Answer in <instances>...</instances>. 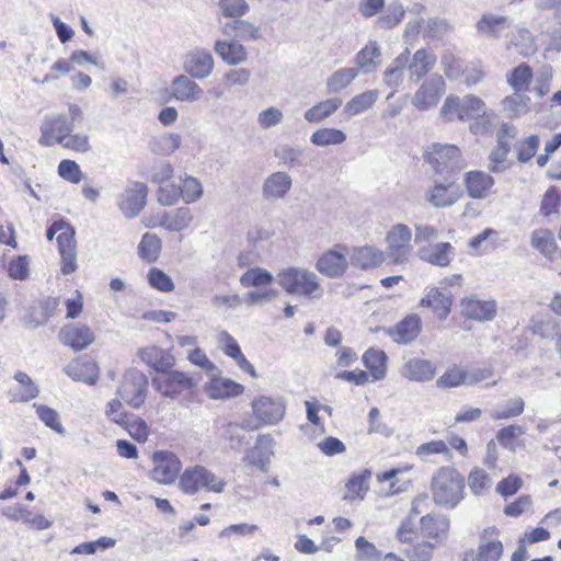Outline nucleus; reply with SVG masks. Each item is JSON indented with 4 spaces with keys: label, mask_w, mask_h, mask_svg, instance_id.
I'll use <instances>...</instances> for the list:
<instances>
[{
    "label": "nucleus",
    "mask_w": 561,
    "mask_h": 561,
    "mask_svg": "<svg viewBox=\"0 0 561 561\" xmlns=\"http://www.w3.org/2000/svg\"><path fill=\"white\" fill-rule=\"evenodd\" d=\"M148 282L151 287L163 291L170 293L174 289V283L172 278L167 275L163 271L152 267L148 272Z\"/></svg>",
    "instance_id": "nucleus-60"
},
{
    "label": "nucleus",
    "mask_w": 561,
    "mask_h": 561,
    "mask_svg": "<svg viewBox=\"0 0 561 561\" xmlns=\"http://www.w3.org/2000/svg\"><path fill=\"white\" fill-rule=\"evenodd\" d=\"M226 482L217 478L207 468L196 465L188 467L180 477L179 488L186 494H195L201 489L220 493L224 491Z\"/></svg>",
    "instance_id": "nucleus-3"
},
{
    "label": "nucleus",
    "mask_w": 561,
    "mask_h": 561,
    "mask_svg": "<svg viewBox=\"0 0 561 561\" xmlns=\"http://www.w3.org/2000/svg\"><path fill=\"white\" fill-rule=\"evenodd\" d=\"M530 244L549 260H554L558 244L552 231L548 229H536L531 232Z\"/></svg>",
    "instance_id": "nucleus-30"
},
{
    "label": "nucleus",
    "mask_w": 561,
    "mask_h": 561,
    "mask_svg": "<svg viewBox=\"0 0 561 561\" xmlns=\"http://www.w3.org/2000/svg\"><path fill=\"white\" fill-rule=\"evenodd\" d=\"M222 32L228 36L243 41H255L261 37L260 28L249 21L233 19L222 25Z\"/></svg>",
    "instance_id": "nucleus-28"
},
{
    "label": "nucleus",
    "mask_w": 561,
    "mask_h": 561,
    "mask_svg": "<svg viewBox=\"0 0 561 561\" xmlns=\"http://www.w3.org/2000/svg\"><path fill=\"white\" fill-rule=\"evenodd\" d=\"M66 374L76 381L94 385L99 379V368L91 360L72 362L65 368Z\"/></svg>",
    "instance_id": "nucleus-27"
},
{
    "label": "nucleus",
    "mask_w": 561,
    "mask_h": 561,
    "mask_svg": "<svg viewBox=\"0 0 561 561\" xmlns=\"http://www.w3.org/2000/svg\"><path fill=\"white\" fill-rule=\"evenodd\" d=\"M415 455L423 461H428L431 456L443 455L446 461L453 457V453L444 440H431L416 447Z\"/></svg>",
    "instance_id": "nucleus-42"
},
{
    "label": "nucleus",
    "mask_w": 561,
    "mask_h": 561,
    "mask_svg": "<svg viewBox=\"0 0 561 561\" xmlns=\"http://www.w3.org/2000/svg\"><path fill=\"white\" fill-rule=\"evenodd\" d=\"M524 434V430L519 425H508L501 428L496 433L497 442L504 447L512 451L515 450L514 440L518 436Z\"/></svg>",
    "instance_id": "nucleus-63"
},
{
    "label": "nucleus",
    "mask_w": 561,
    "mask_h": 561,
    "mask_svg": "<svg viewBox=\"0 0 561 561\" xmlns=\"http://www.w3.org/2000/svg\"><path fill=\"white\" fill-rule=\"evenodd\" d=\"M122 426L139 443H145L148 439L149 426L142 419L130 415Z\"/></svg>",
    "instance_id": "nucleus-58"
},
{
    "label": "nucleus",
    "mask_w": 561,
    "mask_h": 561,
    "mask_svg": "<svg viewBox=\"0 0 561 561\" xmlns=\"http://www.w3.org/2000/svg\"><path fill=\"white\" fill-rule=\"evenodd\" d=\"M381 51L377 42H369L364 48H362L355 58L356 65L369 71V67H376L380 64Z\"/></svg>",
    "instance_id": "nucleus-44"
},
{
    "label": "nucleus",
    "mask_w": 561,
    "mask_h": 561,
    "mask_svg": "<svg viewBox=\"0 0 561 561\" xmlns=\"http://www.w3.org/2000/svg\"><path fill=\"white\" fill-rule=\"evenodd\" d=\"M240 285L242 287H261L271 285L274 276L271 272L262 267H251L240 276Z\"/></svg>",
    "instance_id": "nucleus-40"
},
{
    "label": "nucleus",
    "mask_w": 561,
    "mask_h": 561,
    "mask_svg": "<svg viewBox=\"0 0 561 561\" xmlns=\"http://www.w3.org/2000/svg\"><path fill=\"white\" fill-rule=\"evenodd\" d=\"M293 186V180L286 172L277 171L268 175L262 185V195L265 199H280L286 196Z\"/></svg>",
    "instance_id": "nucleus-22"
},
{
    "label": "nucleus",
    "mask_w": 561,
    "mask_h": 561,
    "mask_svg": "<svg viewBox=\"0 0 561 561\" xmlns=\"http://www.w3.org/2000/svg\"><path fill=\"white\" fill-rule=\"evenodd\" d=\"M198 381L199 377L190 376L180 370H169L153 380L156 389L168 398H175L181 391L194 388Z\"/></svg>",
    "instance_id": "nucleus-10"
},
{
    "label": "nucleus",
    "mask_w": 561,
    "mask_h": 561,
    "mask_svg": "<svg viewBox=\"0 0 561 561\" xmlns=\"http://www.w3.org/2000/svg\"><path fill=\"white\" fill-rule=\"evenodd\" d=\"M494 179L482 171H469L465 176L468 195L474 199H483L490 195Z\"/></svg>",
    "instance_id": "nucleus-23"
},
{
    "label": "nucleus",
    "mask_w": 561,
    "mask_h": 561,
    "mask_svg": "<svg viewBox=\"0 0 561 561\" xmlns=\"http://www.w3.org/2000/svg\"><path fill=\"white\" fill-rule=\"evenodd\" d=\"M58 145L78 152H87L90 149L89 137L82 134L70 133L66 137H58Z\"/></svg>",
    "instance_id": "nucleus-62"
},
{
    "label": "nucleus",
    "mask_w": 561,
    "mask_h": 561,
    "mask_svg": "<svg viewBox=\"0 0 561 561\" xmlns=\"http://www.w3.org/2000/svg\"><path fill=\"white\" fill-rule=\"evenodd\" d=\"M404 9L401 3L392 2L386 12L376 21L379 28L389 30L397 26L404 16Z\"/></svg>",
    "instance_id": "nucleus-48"
},
{
    "label": "nucleus",
    "mask_w": 561,
    "mask_h": 561,
    "mask_svg": "<svg viewBox=\"0 0 561 561\" xmlns=\"http://www.w3.org/2000/svg\"><path fill=\"white\" fill-rule=\"evenodd\" d=\"M436 62L437 56L432 50L426 48L417 49L412 58L409 57L407 68L410 79L414 82H419L435 67Z\"/></svg>",
    "instance_id": "nucleus-18"
},
{
    "label": "nucleus",
    "mask_w": 561,
    "mask_h": 561,
    "mask_svg": "<svg viewBox=\"0 0 561 561\" xmlns=\"http://www.w3.org/2000/svg\"><path fill=\"white\" fill-rule=\"evenodd\" d=\"M530 99L515 91L514 94L506 96L503 101V108L508 117H515L528 110Z\"/></svg>",
    "instance_id": "nucleus-53"
},
{
    "label": "nucleus",
    "mask_w": 561,
    "mask_h": 561,
    "mask_svg": "<svg viewBox=\"0 0 561 561\" xmlns=\"http://www.w3.org/2000/svg\"><path fill=\"white\" fill-rule=\"evenodd\" d=\"M148 187L145 183L134 181L117 197V206L128 218L137 217L147 203Z\"/></svg>",
    "instance_id": "nucleus-8"
},
{
    "label": "nucleus",
    "mask_w": 561,
    "mask_h": 561,
    "mask_svg": "<svg viewBox=\"0 0 561 561\" xmlns=\"http://www.w3.org/2000/svg\"><path fill=\"white\" fill-rule=\"evenodd\" d=\"M59 337L65 345L75 351H81L94 341V333L85 324L72 323L61 329Z\"/></svg>",
    "instance_id": "nucleus-14"
},
{
    "label": "nucleus",
    "mask_w": 561,
    "mask_h": 561,
    "mask_svg": "<svg viewBox=\"0 0 561 561\" xmlns=\"http://www.w3.org/2000/svg\"><path fill=\"white\" fill-rule=\"evenodd\" d=\"M511 26L512 20L506 15L483 13L476 23V31L488 39H499L502 33Z\"/></svg>",
    "instance_id": "nucleus-15"
},
{
    "label": "nucleus",
    "mask_w": 561,
    "mask_h": 561,
    "mask_svg": "<svg viewBox=\"0 0 561 561\" xmlns=\"http://www.w3.org/2000/svg\"><path fill=\"white\" fill-rule=\"evenodd\" d=\"M218 5L222 14L232 20L243 16L250 10L245 0H219Z\"/></svg>",
    "instance_id": "nucleus-61"
},
{
    "label": "nucleus",
    "mask_w": 561,
    "mask_h": 561,
    "mask_svg": "<svg viewBox=\"0 0 561 561\" xmlns=\"http://www.w3.org/2000/svg\"><path fill=\"white\" fill-rule=\"evenodd\" d=\"M431 492L436 505L455 508L463 499L465 478L453 467H440L432 477Z\"/></svg>",
    "instance_id": "nucleus-1"
},
{
    "label": "nucleus",
    "mask_w": 561,
    "mask_h": 561,
    "mask_svg": "<svg viewBox=\"0 0 561 561\" xmlns=\"http://www.w3.org/2000/svg\"><path fill=\"white\" fill-rule=\"evenodd\" d=\"M421 328V318L416 314H411L405 317L394 327L386 329V332L394 342L399 344H409L419 336Z\"/></svg>",
    "instance_id": "nucleus-17"
},
{
    "label": "nucleus",
    "mask_w": 561,
    "mask_h": 561,
    "mask_svg": "<svg viewBox=\"0 0 561 561\" xmlns=\"http://www.w3.org/2000/svg\"><path fill=\"white\" fill-rule=\"evenodd\" d=\"M192 220L193 216L190 208L179 207L173 214L161 218V226L169 231H181L187 228Z\"/></svg>",
    "instance_id": "nucleus-39"
},
{
    "label": "nucleus",
    "mask_w": 561,
    "mask_h": 561,
    "mask_svg": "<svg viewBox=\"0 0 561 561\" xmlns=\"http://www.w3.org/2000/svg\"><path fill=\"white\" fill-rule=\"evenodd\" d=\"M424 160L442 175L459 171L463 163L460 150L454 145L433 144L424 151Z\"/></svg>",
    "instance_id": "nucleus-4"
},
{
    "label": "nucleus",
    "mask_w": 561,
    "mask_h": 561,
    "mask_svg": "<svg viewBox=\"0 0 561 561\" xmlns=\"http://www.w3.org/2000/svg\"><path fill=\"white\" fill-rule=\"evenodd\" d=\"M342 105V99L331 98L319 102L304 114V117L309 123H319L324 118L331 116Z\"/></svg>",
    "instance_id": "nucleus-37"
},
{
    "label": "nucleus",
    "mask_w": 561,
    "mask_h": 561,
    "mask_svg": "<svg viewBox=\"0 0 561 561\" xmlns=\"http://www.w3.org/2000/svg\"><path fill=\"white\" fill-rule=\"evenodd\" d=\"M385 260L383 251L369 245L355 248L350 255V263L360 270L377 267Z\"/></svg>",
    "instance_id": "nucleus-24"
},
{
    "label": "nucleus",
    "mask_w": 561,
    "mask_h": 561,
    "mask_svg": "<svg viewBox=\"0 0 561 561\" xmlns=\"http://www.w3.org/2000/svg\"><path fill=\"white\" fill-rule=\"evenodd\" d=\"M387 354L381 350L369 348L363 355V363L374 380H381L386 376Z\"/></svg>",
    "instance_id": "nucleus-33"
},
{
    "label": "nucleus",
    "mask_w": 561,
    "mask_h": 561,
    "mask_svg": "<svg viewBox=\"0 0 561 561\" xmlns=\"http://www.w3.org/2000/svg\"><path fill=\"white\" fill-rule=\"evenodd\" d=\"M183 69L193 79H205L214 69L213 55L205 48L196 47L186 53Z\"/></svg>",
    "instance_id": "nucleus-13"
},
{
    "label": "nucleus",
    "mask_w": 561,
    "mask_h": 561,
    "mask_svg": "<svg viewBox=\"0 0 561 561\" xmlns=\"http://www.w3.org/2000/svg\"><path fill=\"white\" fill-rule=\"evenodd\" d=\"M412 232L404 224H396L386 234L385 257L394 264H403L408 261L412 251Z\"/></svg>",
    "instance_id": "nucleus-5"
},
{
    "label": "nucleus",
    "mask_w": 561,
    "mask_h": 561,
    "mask_svg": "<svg viewBox=\"0 0 561 561\" xmlns=\"http://www.w3.org/2000/svg\"><path fill=\"white\" fill-rule=\"evenodd\" d=\"M253 415L262 425L279 423L286 411V403L282 397L260 396L251 402Z\"/></svg>",
    "instance_id": "nucleus-9"
},
{
    "label": "nucleus",
    "mask_w": 561,
    "mask_h": 561,
    "mask_svg": "<svg viewBox=\"0 0 561 561\" xmlns=\"http://www.w3.org/2000/svg\"><path fill=\"white\" fill-rule=\"evenodd\" d=\"M42 125L57 137H66L73 129V123L61 114L46 115Z\"/></svg>",
    "instance_id": "nucleus-47"
},
{
    "label": "nucleus",
    "mask_w": 561,
    "mask_h": 561,
    "mask_svg": "<svg viewBox=\"0 0 561 561\" xmlns=\"http://www.w3.org/2000/svg\"><path fill=\"white\" fill-rule=\"evenodd\" d=\"M214 50L229 65H238L247 60L245 48L237 42L217 41Z\"/></svg>",
    "instance_id": "nucleus-35"
},
{
    "label": "nucleus",
    "mask_w": 561,
    "mask_h": 561,
    "mask_svg": "<svg viewBox=\"0 0 561 561\" xmlns=\"http://www.w3.org/2000/svg\"><path fill=\"white\" fill-rule=\"evenodd\" d=\"M468 380V371L458 367H453L446 370L436 381L439 388H454L466 385Z\"/></svg>",
    "instance_id": "nucleus-54"
},
{
    "label": "nucleus",
    "mask_w": 561,
    "mask_h": 561,
    "mask_svg": "<svg viewBox=\"0 0 561 561\" xmlns=\"http://www.w3.org/2000/svg\"><path fill=\"white\" fill-rule=\"evenodd\" d=\"M421 530L424 536L440 539L449 529V519L445 516L426 514L421 517Z\"/></svg>",
    "instance_id": "nucleus-36"
},
{
    "label": "nucleus",
    "mask_w": 561,
    "mask_h": 561,
    "mask_svg": "<svg viewBox=\"0 0 561 561\" xmlns=\"http://www.w3.org/2000/svg\"><path fill=\"white\" fill-rule=\"evenodd\" d=\"M346 140V135L337 128H321L316 130L311 137V144L324 147L330 145H341Z\"/></svg>",
    "instance_id": "nucleus-46"
},
{
    "label": "nucleus",
    "mask_w": 561,
    "mask_h": 561,
    "mask_svg": "<svg viewBox=\"0 0 561 561\" xmlns=\"http://www.w3.org/2000/svg\"><path fill=\"white\" fill-rule=\"evenodd\" d=\"M358 70L356 68H343L332 73L327 81L328 91L337 93L346 88L356 77Z\"/></svg>",
    "instance_id": "nucleus-43"
},
{
    "label": "nucleus",
    "mask_w": 561,
    "mask_h": 561,
    "mask_svg": "<svg viewBox=\"0 0 561 561\" xmlns=\"http://www.w3.org/2000/svg\"><path fill=\"white\" fill-rule=\"evenodd\" d=\"M461 100L459 121H478L488 117V110L485 103L478 96L468 94Z\"/></svg>",
    "instance_id": "nucleus-31"
},
{
    "label": "nucleus",
    "mask_w": 561,
    "mask_h": 561,
    "mask_svg": "<svg viewBox=\"0 0 561 561\" xmlns=\"http://www.w3.org/2000/svg\"><path fill=\"white\" fill-rule=\"evenodd\" d=\"M511 150V146L506 140L497 141V146L490 153V171L499 173L504 171L507 165L504 164L507 154Z\"/></svg>",
    "instance_id": "nucleus-52"
},
{
    "label": "nucleus",
    "mask_w": 561,
    "mask_h": 561,
    "mask_svg": "<svg viewBox=\"0 0 561 561\" xmlns=\"http://www.w3.org/2000/svg\"><path fill=\"white\" fill-rule=\"evenodd\" d=\"M182 198L186 204L198 201L204 193L202 183L194 176L186 175L181 184Z\"/></svg>",
    "instance_id": "nucleus-51"
},
{
    "label": "nucleus",
    "mask_w": 561,
    "mask_h": 561,
    "mask_svg": "<svg viewBox=\"0 0 561 561\" xmlns=\"http://www.w3.org/2000/svg\"><path fill=\"white\" fill-rule=\"evenodd\" d=\"M161 250V240L158 238L157 234L146 232L141 241L138 245V254L139 256L151 263L154 262L160 253Z\"/></svg>",
    "instance_id": "nucleus-45"
},
{
    "label": "nucleus",
    "mask_w": 561,
    "mask_h": 561,
    "mask_svg": "<svg viewBox=\"0 0 561 561\" xmlns=\"http://www.w3.org/2000/svg\"><path fill=\"white\" fill-rule=\"evenodd\" d=\"M370 479V472L364 470L360 474L352 477L346 483L347 494L344 496L346 500H354L355 497L363 499L362 492L368 489L367 483Z\"/></svg>",
    "instance_id": "nucleus-56"
},
{
    "label": "nucleus",
    "mask_w": 561,
    "mask_h": 561,
    "mask_svg": "<svg viewBox=\"0 0 561 561\" xmlns=\"http://www.w3.org/2000/svg\"><path fill=\"white\" fill-rule=\"evenodd\" d=\"M420 305L433 309L440 320L448 317L450 312L451 299L436 288H432L424 298L421 299Z\"/></svg>",
    "instance_id": "nucleus-32"
},
{
    "label": "nucleus",
    "mask_w": 561,
    "mask_h": 561,
    "mask_svg": "<svg viewBox=\"0 0 561 561\" xmlns=\"http://www.w3.org/2000/svg\"><path fill=\"white\" fill-rule=\"evenodd\" d=\"M148 393L147 376L135 368L128 369L124 376L117 394L131 408L139 409L146 401Z\"/></svg>",
    "instance_id": "nucleus-6"
},
{
    "label": "nucleus",
    "mask_w": 561,
    "mask_h": 561,
    "mask_svg": "<svg viewBox=\"0 0 561 561\" xmlns=\"http://www.w3.org/2000/svg\"><path fill=\"white\" fill-rule=\"evenodd\" d=\"M455 254V248L449 242H439L420 251L423 261L440 267L449 265Z\"/></svg>",
    "instance_id": "nucleus-25"
},
{
    "label": "nucleus",
    "mask_w": 561,
    "mask_h": 561,
    "mask_svg": "<svg viewBox=\"0 0 561 561\" xmlns=\"http://www.w3.org/2000/svg\"><path fill=\"white\" fill-rule=\"evenodd\" d=\"M181 194V185L167 182L161 184L159 187L158 202L163 206H173L182 197Z\"/></svg>",
    "instance_id": "nucleus-59"
},
{
    "label": "nucleus",
    "mask_w": 561,
    "mask_h": 561,
    "mask_svg": "<svg viewBox=\"0 0 561 561\" xmlns=\"http://www.w3.org/2000/svg\"><path fill=\"white\" fill-rule=\"evenodd\" d=\"M13 378L22 387L20 397L18 399L19 401L27 402L38 396L39 388L37 387V385L34 383V381L31 379V377L27 374H25L23 371H18Z\"/></svg>",
    "instance_id": "nucleus-57"
},
{
    "label": "nucleus",
    "mask_w": 561,
    "mask_h": 561,
    "mask_svg": "<svg viewBox=\"0 0 561 561\" xmlns=\"http://www.w3.org/2000/svg\"><path fill=\"white\" fill-rule=\"evenodd\" d=\"M279 286L290 295L319 299L323 294L318 275L309 270L288 267L277 274Z\"/></svg>",
    "instance_id": "nucleus-2"
},
{
    "label": "nucleus",
    "mask_w": 561,
    "mask_h": 561,
    "mask_svg": "<svg viewBox=\"0 0 561 561\" xmlns=\"http://www.w3.org/2000/svg\"><path fill=\"white\" fill-rule=\"evenodd\" d=\"M205 390L211 399H227L241 394L244 387L228 378H213Z\"/></svg>",
    "instance_id": "nucleus-26"
},
{
    "label": "nucleus",
    "mask_w": 561,
    "mask_h": 561,
    "mask_svg": "<svg viewBox=\"0 0 561 561\" xmlns=\"http://www.w3.org/2000/svg\"><path fill=\"white\" fill-rule=\"evenodd\" d=\"M33 407L36 410L38 419L49 428L55 431L58 434L64 435L66 433L65 427L62 426L59 414L56 410L43 405L34 403Z\"/></svg>",
    "instance_id": "nucleus-49"
},
{
    "label": "nucleus",
    "mask_w": 561,
    "mask_h": 561,
    "mask_svg": "<svg viewBox=\"0 0 561 561\" xmlns=\"http://www.w3.org/2000/svg\"><path fill=\"white\" fill-rule=\"evenodd\" d=\"M182 138L176 133H164L149 140V150L159 156H169L180 148Z\"/></svg>",
    "instance_id": "nucleus-34"
},
{
    "label": "nucleus",
    "mask_w": 561,
    "mask_h": 561,
    "mask_svg": "<svg viewBox=\"0 0 561 561\" xmlns=\"http://www.w3.org/2000/svg\"><path fill=\"white\" fill-rule=\"evenodd\" d=\"M436 375V366L428 359L414 357L401 368V376L415 382H426Z\"/></svg>",
    "instance_id": "nucleus-19"
},
{
    "label": "nucleus",
    "mask_w": 561,
    "mask_h": 561,
    "mask_svg": "<svg viewBox=\"0 0 561 561\" xmlns=\"http://www.w3.org/2000/svg\"><path fill=\"white\" fill-rule=\"evenodd\" d=\"M154 467L151 477L154 481L162 484H171L175 481L182 469V462L179 457L168 450L156 451L152 456Z\"/></svg>",
    "instance_id": "nucleus-11"
},
{
    "label": "nucleus",
    "mask_w": 561,
    "mask_h": 561,
    "mask_svg": "<svg viewBox=\"0 0 561 561\" xmlns=\"http://www.w3.org/2000/svg\"><path fill=\"white\" fill-rule=\"evenodd\" d=\"M347 266V249L342 244H335L333 249L324 252L316 263L317 271L330 278L343 276Z\"/></svg>",
    "instance_id": "nucleus-12"
},
{
    "label": "nucleus",
    "mask_w": 561,
    "mask_h": 561,
    "mask_svg": "<svg viewBox=\"0 0 561 561\" xmlns=\"http://www.w3.org/2000/svg\"><path fill=\"white\" fill-rule=\"evenodd\" d=\"M525 409V402L523 398L515 397L507 400L503 404H497L491 412L490 416L492 420H507L519 416Z\"/></svg>",
    "instance_id": "nucleus-38"
},
{
    "label": "nucleus",
    "mask_w": 561,
    "mask_h": 561,
    "mask_svg": "<svg viewBox=\"0 0 561 561\" xmlns=\"http://www.w3.org/2000/svg\"><path fill=\"white\" fill-rule=\"evenodd\" d=\"M410 49L405 48L385 70V83L394 90L400 87L404 79V70L408 69Z\"/></svg>",
    "instance_id": "nucleus-29"
},
{
    "label": "nucleus",
    "mask_w": 561,
    "mask_h": 561,
    "mask_svg": "<svg viewBox=\"0 0 561 561\" xmlns=\"http://www.w3.org/2000/svg\"><path fill=\"white\" fill-rule=\"evenodd\" d=\"M446 90L444 78L438 73L431 75L416 90L412 105L419 111H428L437 105Z\"/></svg>",
    "instance_id": "nucleus-7"
},
{
    "label": "nucleus",
    "mask_w": 561,
    "mask_h": 561,
    "mask_svg": "<svg viewBox=\"0 0 561 561\" xmlns=\"http://www.w3.org/2000/svg\"><path fill=\"white\" fill-rule=\"evenodd\" d=\"M496 533V528L484 529L480 537L477 552L467 553L463 561H499L503 554V543L500 540H488L486 534Z\"/></svg>",
    "instance_id": "nucleus-16"
},
{
    "label": "nucleus",
    "mask_w": 561,
    "mask_h": 561,
    "mask_svg": "<svg viewBox=\"0 0 561 561\" xmlns=\"http://www.w3.org/2000/svg\"><path fill=\"white\" fill-rule=\"evenodd\" d=\"M304 150L298 147L284 145L275 150L274 156L279 159L280 163L287 168H294L301 164L300 158Z\"/></svg>",
    "instance_id": "nucleus-55"
},
{
    "label": "nucleus",
    "mask_w": 561,
    "mask_h": 561,
    "mask_svg": "<svg viewBox=\"0 0 561 561\" xmlns=\"http://www.w3.org/2000/svg\"><path fill=\"white\" fill-rule=\"evenodd\" d=\"M462 314L466 318L478 321H490L496 314L495 300H481L478 298H466L461 301Z\"/></svg>",
    "instance_id": "nucleus-21"
},
{
    "label": "nucleus",
    "mask_w": 561,
    "mask_h": 561,
    "mask_svg": "<svg viewBox=\"0 0 561 561\" xmlns=\"http://www.w3.org/2000/svg\"><path fill=\"white\" fill-rule=\"evenodd\" d=\"M539 145V136L530 135L517 147V160L522 163L528 162L536 154Z\"/></svg>",
    "instance_id": "nucleus-64"
},
{
    "label": "nucleus",
    "mask_w": 561,
    "mask_h": 561,
    "mask_svg": "<svg viewBox=\"0 0 561 561\" xmlns=\"http://www.w3.org/2000/svg\"><path fill=\"white\" fill-rule=\"evenodd\" d=\"M377 99L378 92L376 90L365 91L351 99L345 104L344 111L351 116L357 115L371 107L373 104L377 101Z\"/></svg>",
    "instance_id": "nucleus-41"
},
{
    "label": "nucleus",
    "mask_w": 561,
    "mask_h": 561,
    "mask_svg": "<svg viewBox=\"0 0 561 561\" xmlns=\"http://www.w3.org/2000/svg\"><path fill=\"white\" fill-rule=\"evenodd\" d=\"M202 94L203 89L187 75H179L171 82V95L180 102H196Z\"/></svg>",
    "instance_id": "nucleus-20"
},
{
    "label": "nucleus",
    "mask_w": 561,
    "mask_h": 561,
    "mask_svg": "<svg viewBox=\"0 0 561 561\" xmlns=\"http://www.w3.org/2000/svg\"><path fill=\"white\" fill-rule=\"evenodd\" d=\"M533 78V71L529 66L522 64L514 68L507 77L508 84L516 91L527 90Z\"/></svg>",
    "instance_id": "nucleus-50"
}]
</instances>
